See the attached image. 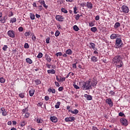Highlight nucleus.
<instances>
[{
    "mask_svg": "<svg viewBox=\"0 0 130 130\" xmlns=\"http://www.w3.org/2000/svg\"><path fill=\"white\" fill-rule=\"evenodd\" d=\"M121 59H122L121 58V56L116 55L113 58L112 63L116 64V68H118V69L122 68L123 66V62H122V60H121Z\"/></svg>",
    "mask_w": 130,
    "mask_h": 130,
    "instance_id": "obj_1",
    "label": "nucleus"
},
{
    "mask_svg": "<svg viewBox=\"0 0 130 130\" xmlns=\"http://www.w3.org/2000/svg\"><path fill=\"white\" fill-rule=\"evenodd\" d=\"M82 89L83 90H92L91 81L84 82L82 84Z\"/></svg>",
    "mask_w": 130,
    "mask_h": 130,
    "instance_id": "obj_2",
    "label": "nucleus"
},
{
    "mask_svg": "<svg viewBox=\"0 0 130 130\" xmlns=\"http://www.w3.org/2000/svg\"><path fill=\"white\" fill-rule=\"evenodd\" d=\"M123 43H122V41L121 39L119 38H117L115 41V44L114 45L115 48H121V47H123Z\"/></svg>",
    "mask_w": 130,
    "mask_h": 130,
    "instance_id": "obj_3",
    "label": "nucleus"
},
{
    "mask_svg": "<svg viewBox=\"0 0 130 130\" xmlns=\"http://www.w3.org/2000/svg\"><path fill=\"white\" fill-rule=\"evenodd\" d=\"M120 122L122 125H124V126H127L128 125L127 120L124 118H122L120 119Z\"/></svg>",
    "mask_w": 130,
    "mask_h": 130,
    "instance_id": "obj_4",
    "label": "nucleus"
},
{
    "mask_svg": "<svg viewBox=\"0 0 130 130\" xmlns=\"http://www.w3.org/2000/svg\"><path fill=\"white\" fill-rule=\"evenodd\" d=\"M90 84L91 85V87H96V85L97 84H98V82H97V80H96L95 77L92 78V81H90Z\"/></svg>",
    "mask_w": 130,
    "mask_h": 130,
    "instance_id": "obj_5",
    "label": "nucleus"
},
{
    "mask_svg": "<svg viewBox=\"0 0 130 130\" xmlns=\"http://www.w3.org/2000/svg\"><path fill=\"white\" fill-rule=\"evenodd\" d=\"M122 12H123V13H127L128 12H129V10L128 9V7H127L126 6L124 5L122 6L121 7Z\"/></svg>",
    "mask_w": 130,
    "mask_h": 130,
    "instance_id": "obj_6",
    "label": "nucleus"
},
{
    "mask_svg": "<svg viewBox=\"0 0 130 130\" xmlns=\"http://www.w3.org/2000/svg\"><path fill=\"white\" fill-rule=\"evenodd\" d=\"M106 103H107V104H108V105H109L110 107H112L113 106V103L112 102V101L110 98L106 100Z\"/></svg>",
    "mask_w": 130,
    "mask_h": 130,
    "instance_id": "obj_7",
    "label": "nucleus"
},
{
    "mask_svg": "<svg viewBox=\"0 0 130 130\" xmlns=\"http://www.w3.org/2000/svg\"><path fill=\"white\" fill-rule=\"evenodd\" d=\"M8 35L11 38H15V31L14 30H10L8 32Z\"/></svg>",
    "mask_w": 130,
    "mask_h": 130,
    "instance_id": "obj_8",
    "label": "nucleus"
},
{
    "mask_svg": "<svg viewBox=\"0 0 130 130\" xmlns=\"http://www.w3.org/2000/svg\"><path fill=\"white\" fill-rule=\"evenodd\" d=\"M55 19L56 20H57V21H59V22H63L64 18L62 16L56 15L55 17Z\"/></svg>",
    "mask_w": 130,
    "mask_h": 130,
    "instance_id": "obj_9",
    "label": "nucleus"
},
{
    "mask_svg": "<svg viewBox=\"0 0 130 130\" xmlns=\"http://www.w3.org/2000/svg\"><path fill=\"white\" fill-rule=\"evenodd\" d=\"M75 121V117H69L65 118L66 122H73Z\"/></svg>",
    "mask_w": 130,
    "mask_h": 130,
    "instance_id": "obj_10",
    "label": "nucleus"
},
{
    "mask_svg": "<svg viewBox=\"0 0 130 130\" xmlns=\"http://www.w3.org/2000/svg\"><path fill=\"white\" fill-rule=\"evenodd\" d=\"M39 3H40V4H41V6H43L44 8L47 9V8H48V6L46 5V4H45V2L44 1H42V0H40L39 1Z\"/></svg>",
    "mask_w": 130,
    "mask_h": 130,
    "instance_id": "obj_11",
    "label": "nucleus"
},
{
    "mask_svg": "<svg viewBox=\"0 0 130 130\" xmlns=\"http://www.w3.org/2000/svg\"><path fill=\"white\" fill-rule=\"evenodd\" d=\"M1 111H2V115L3 116H7L8 115V113H7V111H6L5 108H1Z\"/></svg>",
    "mask_w": 130,
    "mask_h": 130,
    "instance_id": "obj_12",
    "label": "nucleus"
},
{
    "mask_svg": "<svg viewBox=\"0 0 130 130\" xmlns=\"http://www.w3.org/2000/svg\"><path fill=\"white\" fill-rule=\"evenodd\" d=\"M7 19H8V16L7 15H5L3 18L0 19V22H1V23H3V24H4V23L6 22Z\"/></svg>",
    "mask_w": 130,
    "mask_h": 130,
    "instance_id": "obj_13",
    "label": "nucleus"
},
{
    "mask_svg": "<svg viewBox=\"0 0 130 130\" xmlns=\"http://www.w3.org/2000/svg\"><path fill=\"white\" fill-rule=\"evenodd\" d=\"M118 37H119L118 35L115 34H112L110 36L111 39H117Z\"/></svg>",
    "mask_w": 130,
    "mask_h": 130,
    "instance_id": "obj_14",
    "label": "nucleus"
},
{
    "mask_svg": "<svg viewBox=\"0 0 130 130\" xmlns=\"http://www.w3.org/2000/svg\"><path fill=\"white\" fill-rule=\"evenodd\" d=\"M50 120L52 122H57V118L55 116L51 117Z\"/></svg>",
    "mask_w": 130,
    "mask_h": 130,
    "instance_id": "obj_15",
    "label": "nucleus"
},
{
    "mask_svg": "<svg viewBox=\"0 0 130 130\" xmlns=\"http://www.w3.org/2000/svg\"><path fill=\"white\" fill-rule=\"evenodd\" d=\"M91 61H93V62H96L98 60V58L95 56H92L91 57Z\"/></svg>",
    "mask_w": 130,
    "mask_h": 130,
    "instance_id": "obj_16",
    "label": "nucleus"
},
{
    "mask_svg": "<svg viewBox=\"0 0 130 130\" xmlns=\"http://www.w3.org/2000/svg\"><path fill=\"white\" fill-rule=\"evenodd\" d=\"M84 97L85 98H86V99H87L88 101L92 100V99L91 95H88L87 94H84Z\"/></svg>",
    "mask_w": 130,
    "mask_h": 130,
    "instance_id": "obj_17",
    "label": "nucleus"
},
{
    "mask_svg": "<svg viewBox=\"0 0 130 130\" xmlns=\"http://www.w3.org/2000/svg\"><path fill=\"white\" fill-rule=\"evenodd\" d=\"M89 46V47L90 48H92V49H93V50H97V48H95V44L93 43H90Z\"/></svg>",
    "mask_w": 130,
    "mask_h": 130,
    "instance_id": "obj_18",
    "label": "nucleus"
},
{
    "mask_svg": "<svg viewBox=\"0 0 130 130\" xmlns=\"http://www.w3.org/2000/svg\"><path fill=\"white\" fill-rule=\"evenodd\" d=\"M86 7L88 9H92V8H93V4H92V3H91L90 2H87L86 3Z\"/></svg>",
    "mask_w": 130,
    "mask_h": 130,
    "instance_id": "obj_19",
    "label": "nucleus"
},
{
    "mask_svg": "<svg viewBox=\"0 0 130 130\" xmlns=\"http://www.w3.org/2000/svg\"><path fill=\"white\" fill-rule=\"evenodd\" d=\"M29 96H30V97H32V96L34 95V93H35V90L31 89L29 91Z\"/></svg>",
    "mask_w": 130,
    "mask_h": 130,
    "instance_id": "obj_20",
    "label": "nucleus"
},
{
    "mask_svg": "<svg viewBox=\"0 0 130 130\" xmlns=\"http://www.w3.org/2000/svg\"><path fill=\"white\" fill-rule=\"evenodd\" d=\"M35 120H37L38 123H42L43 121L41 119V118L37 117L35 118Z\"/></svg>",
    "mask_w": 130,
    "mask_h": 130,
    "instance_id": "obj_21",
    "label": "nucleus"
},
{
    "mask_svg": "<svg viewBox=\"0 0 130 130\" xmlns=\"http://www.w3.org/2000/svg\"><path fill=\"white\" fill-rule=\"evenodd\" d=\"M25 61L27 63H29V64H31L33 63V61L30 58H27L25 59Z\"/></svg>",
    "mask_w": 130,
    "mask_h": 130,
    "instance_id": "obj_22",
    "label": "nucleus"
},
{
    "mask_svg": "<svg viewBox=\"0 0 130 130\" xmlns=\"http://www.w3.org/2000/svg\"><path fill=\"white\" fill-rule=\"evenodd\" d=\"M48 74H52L53 75H54L55 74V70L54 69L49 70H47Z\"/></svg>",
    "mask_w": 130,
    "mask_h": 130,
    "instance_id": "obj_23",
    "label": "nucleus"
},
{
    "mask_svg": "<svg viewBox=\"0 0 130 130\" xmlns=\"http://www.w3.org/2000/svg\"><path fill=\"white\" fill-rule=\"evenodd\" d=\"M66 54H68V55H71V54H73V51H72V50L69 49L68 50H67V51H66Z\"/></svg>",
    "mask_w": 130,
    "mask_h": 130,
    "instance_id": "obj_24",
    "label": "nucleus"
},
{
    "mask_svg": "<svg viewBox=\"0 0 130 130\" xmlns=\"http://www.w3.org/2000/svg\"><path fill=\"white\" fill-rule=\"evenodd\" d=\"M45 57L46 60H47L49 62H50V61H51V58H50V57L48 55L46 54Z\"/></svg>",
    "mask_w": 130,
    "mask_h": 130,
    "instance_id": "obj_25",
    "label": "nucleus"
},
{
    "mask_svg": "<svg viewBox=\"0 0 130 130\" xmlns=\"http://www.w3.org/2000/svg\"><path fill=\"white\" fill-rule=\"evenodd\" d=\"M17 21V19H16V18L14 17L13 18H11L10 21V23H16V22Z\"/></svg>",
    "mask_w": 130,
    "mask_h": 130,
    "instance_id": "obj_26",
    "label": "nucleus"
},
{
    "mask_svg": "<svg viewBox=\"0 0 130 130\" xmlns=\"http://www.w3.org/2000/svg\"><path fill=\"white\" fill-rule=\"evenodd\" d=\"M118 27H120V23L119 22H116L114 25V28L117 29Z\"/></svg>",
    "mask_w": 130,
    "mask_h": 130,
    "instance_id": "obj_27",
    "label": "nucleus"
},
{
    "mask_svg": "<svg viewBox=\"0 0 130 130\" xmlns=\"http://www.w3.org/2000/svg\"><path fill=\"white\" fill-rule=\"evenodd\" d=\"M35 84L36 85H40L41 84V81H40V79H37L35 81Z\"/></svg>",
    "mask_w": 130,
    "mask_h": 130,
    "instance_id": "obj_28",
    "label": "nucleus"
},
{
    "mask_svg": "<svg viewBox=\"0 0 130 130\" xmlns=\"http://www.w3.org/2000/svg\"><path fill=\"white\" fill-rule=\"evenodd\" d=\"M61 12H62V13H64V14H68V10L63 8H62L61 9Z\"/></svg>",
    "mask_w": 130,
    "mask_h": 130,
    "instance_id": "obj_29",
    "label": "nucleus"
},
{
    "mask_svg": "<svg viewBox=\"0 0 130 130\" xmlns=\"http://www.w3.org/2000/svg\"><path fill=\"white\" fill-rule=\"evenodd\" d=\"M71 113H72V114H78V113H79V110L75 109L74 111H71Z\"/></svg>",
    "mask_w": 130,
    "mask_h": 130,
    "instance_id": "obj_30",
    "label": "nucleus"
},
{
    "mask_svg": "<svg viewBox=\"0 0 130 130\" xmlns=\"http://www.w3.org/2000/svg\"><path fill=\"white\" fill-rule=\"evenodd\" d=\"M73 29L74 30V31H78V30H80V28H79V27H78V26H77V25H74V26H73Z\"/></svg>",
    "mask_w": 130,
    "mask_h": 130,
    "instance_id": "obj_31",
    "label": "nucleus"
},
{
    "mask_svg": "<svg viewBox=\"0 0 130 130\" xmlns=\"http://www.w3.org/2000/svg\"><path fill=\"white\" fill-rule=\"evenodd\" d=\"M30 18L31 20H35V15H34L32 13H30Z\"/></svg>",
    "mask_w": 130,
    "mask_h": 130,
    "instance_id": "obj_32",
    "label": "nucleus"
},
{
    "mask_svg": "<svg viewBox=\"0 0 130 130\" xmlns=\"http://www.w3.org/2000/svg\"><path fill=\"white\" fill-rule=\"evenodd\" d=\"M60 105V102H57L56 103V105L55 106V108H56V109L59 108V106Z\"/></svg>",
    "mask_w": 130,
    "mask_h": 130,
    "instance_id": "obj_33",
    "label": "nucleus"
},
{
    "mask_svg": "<svg viewBox=\"0 0 130 130\" xmlns=\"http://www.w3.org/2000/svg\"><path fill=\"white\" fill-rule=\"evenodd\" d=\"M25 124L26 122H25V121H22L20 122V126H21L22 127L25 126Z\"/></svg>",
    "mask_w": 130,
    "mask_h": 130,
    "instance_id": "obj_34",
    "label": "nucleus"
},
{
    "mask_svg": "<svg viewBox=\"0 0 130 130\" xmlns=\"http://www.w3.org/2000/svg\"><path fill=\"white\" fill-rule=\"evenodd\" d=\"M90 31H91L92 32H96V31H97V27H91L90 28Z\"/></svg>",
    "mask_w": 130,
    "mask_h": 130,
    "instance_id": "obj_35",
    "label": "nucleus"
},
{
    "mask_svg": "<svg viewBox=\"0 0 130 130\" xmlns=\"http://www.w3.org/2000/svg\"><path fill=\"white\" fill-rule=\"evenodd\" d=\"M31 35H32V36L31 37V39L33 41H34L35 42V41H36V37L35 36L34 34H32Z\"/></svg>",
    "mask_w": 130,
    "mask_h": 130,
    "instance_id": "obj_36",
    "label": "nucleus"
},
{
    "mask_svg": "<svg viewBox=\"0 0 130 130\" xmlns=\"http://www.w3.org/2000/svg\"><path fill=\"white\" fill-rule=\"evenodd\" d=\"M55 55L57 57L62 56V53L61 52H57L55 54Z\"/></svg>",
    "mask_w": 130,
    "mask_h": 130,
    "instance_id": "obj_37",
    "label": "nucleus"
},
{
    "mask_svg": "<svg viewBox=\"0 0 130 130\" xmlns=\"http://www.w3.org/2000/svg\"><path fill=\"white\" fill-rule=\"evenodd\" d=\"M19 96L20 98H24V97H25L24 92H21V93H19Z\"/></svg>",
    "mask_w": 130,
    "mask_h": 130,
    "instance_id": "obj_38",
    "label": "nucleus"
},
{
    "mask_svg": "<svg viewBox=\"0 0 130 130\" xmlns=\"http://www.w3.org/2000/svg\"><path fill=\"white\" fill-rule=\"evenodd\" d=\"M43 56V54L42 53H39L37 56L38 58H41Z\"/></svg>",
    "mask_w": 130,
    "mask_h": 130,
    "instance_id": "obj_39",
    "label": "nucleus"
},
{
    "mask_svg": "<svg viewBox=\"0 0 130 130\" xmlns=\"http://www.w3.org/2000/svg\"><path fill=\"white\" fill-rule=\"evenodd\" d=\"M59 34H60V32H59V31L57 30L55 33V36H56V37H57L59 36Z\"/></svg>",
    "mask_w": 130,
    "mask_h": 130,
    "instance_id": "obj_40",
    "label": "nucleus"
},
{
    "mask_svg": "<svg viewBox=\"0 0 130 130\" xmlns=\"http://www.w3.org/2000/svg\"><path fill=\"white\" fill-rule=\"evenodd\" d=\"M80 19V14H77L75 15V20L76 21H79V19Z\"/></svg>",
    "mask_w": 130,
    "mask_h": 130,
    "instance_id": "obj_41",
    "label": "nucleus"
},
{
    "mask_svg": "<svg viewBox=\"0 0 130 130\" xmlns=\"http://www.w3.org/2000/svg\"><path fill=\"white\" fill-rule=\"evenodd\" d=\"M6 82V80L4 78H0V83H5Z\"/></svg>",
    "mask_w": 130,
    "mask_h": 130,
    "instance_id": "obj_42",
    "label": "nucleus"
},
{
    "mask_svg": "<svg viewBox=\"0 0 130 130\" xmlns=\"http://www.w3.org/2000/svg\"><path fill=\"white\" fill-rule=\"evenodd\" d=\"M77 11H78V8H77V7H75L74 8V13L78 14V12H77Z\"/></svg>",
    "mask_w": 130,
    "mask_h": 130,
    "instance_id": "obj_43",
    "label": "nucleus"
},
{
    "mask_svg": "<svg viewBox=\"0 0 130 130\" xmlns=\"http://www.w3.org/2000/svg\"><path fill=\"white\" fill-rule=\"evenodd\" d=\"M7 49H8V46L7 45H4L3 47V50L4 51H7Z\"/></svg>",
    "mask_w": 130,
    "mask_h": 130,
    "instance_id": "obj_44",
    "label": "nucleus"
},
{
    "mask_svg": "<svg viewBox=\"0 0 130 130\" xmlns=\"http://www.w3.org/2000/svg\"><path fill=\"white\" fill-rule=\"evenodd\" d=\"M73 86L74 88L76 89V90H79V89H80V87L78 86V85H77L76 83L74 84Z\"/></svg>",
    "mask_w": 130,
    "mask_h": 130,
    "instance_id": "obj_45",
    "label": "nucleus"
},
{
    "mask_svg": "<svg viewBox=\"0 0 130 130\" xmlns=\"http://www.w3.org/2000/svg\"><path fill=\"white\" fill-rule=\"evenodd\" d=\"M22 112L23 113H26V112H28V108H25V109H23Z\"/></svg>",
    "mask_w": 130,
    "mask_h": 130,
    "instance_id": "obj_46",
    "label": "nucleus"
},
{
    "mask_svg": "<svg viewBox=\"0 0 130 130\" xmlns=\"http://www.w3.org/2000/svg\"><path fill=\"white\" fill-rule=\"evenodd\" d=\"M29 116H30V113H26L24 115V117H25V118H28V117H29Z\"/></svg>",
    "mask_w": 130,
    "mask_h": 130,
    "instance_id": "obj_47",
    "label": "nucleus"
},
{
    "mask_svg": "<svg viewBox=\"0 0 130 130\" xmlns=\"http://www.w3.org/2000/svg\"><path fill=\"white\" fill-rule=\"evenodd\" d=\"M119 116H124V117H125V115H124V114L122 112H120L119 113Z\"/></svg>",
    "mask_w": 130,
    "mask_h": 130,
    "instance_id": "obj_48",
    "label": "nucleus"
},
{
    "mask_svg": "<svg viewBox=\"0 0 130 130\" xmlns=\"http://www.w3.org/2000/svg\"><path fill=\"white\" fill-rule=\"evenodd\" d=\"M43 105V103L39 102V103H38L37 106L40 107H41Z\"/></svg>",
    "mask_w": 130,
    "mask_h": 130,
    "instance_id": "obj_49",
    "label": "nucleus"
},
{
    "mask_svg": "<svg viewBox=\"0 0 130 130\" xmlns=\"http://www.w3.org/2000/svg\"><path fill=\"white\" fill-rule=\"evenodd\" d=\"M58 90L59 92H61V91L63 90V87L60 86V87L58 88Z\"/></svg>",
    "mask_w": 130,
    "mask_h": 130,
    "instance_id": "obj_50",
    "label": "nucleus"
},
{
    "mask_svg": "<svg viewBox=\"0 0 130 130\" xmlns=\"http://www.w3.org/2000/svg\"><path fill=\"white\" fill-rule=\"evenodd\" d=\"M18 30L19 32H23V27L22 26L19 27L18 28Z\"/></svg>",
    "mask_w": 130,
    "mask_h": 130,
    "instance_id": "obj_51",
    "label": "nucleus"
},
{
    "mask_svg": "<svg viewBox=\"0 0 130 130\" xmlns=\"http://www.w3.org/2000/svg\"><path fill=\"white\" fill-rule=\"evenodd\" d=\"M24 48H29V44L28 43H26L24 44Z\"/></svg>",
    "mask_w": 130,
    "mask_h": 130,
    "instance_id": "obj_52",
    "label": "nucleus"
},
{
    "mask_svg": "<svg viewBox=\"0 0 130 130\" xmlns=\"http://www.w3.org/2000/svg\"><path fill=\"white\" fill-rule=\"evenodd\" d=\"M89 26L90 27H93V26H94V23L92 22H90L89 23Z\"/></svg>",
    "mask_w": 130,
    "mask_h": 130,
    "instance_id": "obj_53",
    "label": "nucleus"
},
{
    "mask_svg": "<svg viewBox=\"0 0 130 130\" xmlns=\"http://www.w3.org/2000/svg\"><path fill=\"white\" fill-rule=\"evenodd\" d=\"M100 19V17L99 16V15H97V16H95V20L96 21H98Z\"/></svg>",
    "mask_w": 130,
    "mask_h": 130,
    "instance_id": "obj_54",
    "label": "nucleus"
},
{
    "mask_svg": "<svg viewBox=\"0 0 130 130\" xmlns=\"http://www.w3.org/2000/svg\"><path fill=\"white\" fill-rule=\"evenodd\" d=\"M49 40H50V38H47L46 40V43L48 44L49 43Z\"/></svg>",
    "mask_w": 130,
    "mask_h": 130,
    "instance_id": "obj_55",
    "label": "nucleus"
},
{
    "mask_svg": "<svg viewBox=\"0 0 130 130\" xmlns=\"http://www.w3.org/2000/svg\"><path fill=\"white\" fill-rule=\"evenodd\" d=\"M24 35L25 36L28 37L30 35V33L29 32H25Z\"/></svg>",
    "mask_w": 130,
    "mask_h": 130,
    "instance_id": "obj_56",
    "label": "nucleus"
},
{
    "mask_svg": "<svg viewBox=\"0 0 130 130\" xmlns=\"http://www.w3.org/2000/svg\"><path fill=\"white\" fill-rule=\"evenodd\" d=\"M45 100H46V101H48V100H49V96H45Z\"/></svg>",
    "mask_w": 130,
    "mask_h": 130,
    "instance_id": "obj_57",
    "label": "nucleus"
},
{
    "mask_svg": "<svg viewBox=\"0 0 130 130\" xmlns=\"http://www.w3.org/2000/svg\"><path fill=\"white\" fill-rule=\"evenodd\" d=\"M39 11H40V12H41L42 11V9H43V7H42V5L39 6Z\"/></svg>",
    "mask_w": 130,
    "mask_h": 130,
    "instance_id": "obj_58",
    "label": "nucleus"
},
{
    "mask_svg": "<svg viewBox=\"0 0 130 130\" xmlns=\"http://www.w3.org/2000/svg\"><path fill=\"white\" fill-rule=\"evenodd\" d=\"M109 94H110L111 95H114V94H115V93L114 92V91L111 90L110 91Z\"/></svg>",
    "mask_w": 130,
    "mask_h": 130,
    "instance_id": "obj_59",
    "label": "nucleus"
},
{
    "mask_svg": "<svg viewBox=\"0 0 130 130\" xmlns=\"http://www.w3.org/2000/svg\"><path fill=\"white\" fill-rule=\"evenodd\" d=\"M55 85L56 87H59V83L56 81L55 82Z\"/></svg>",
    "mask_w": 130,
    "mask_h": 130,
    "instance_id": "obj_60",
    "label": "nucleus"
},
{
    "mask_svg": "<svg viewBox=\"0 0 130 130\" xmlns=\"http://www.w3.org/2000/svg\"><path fill=\"white\" fill-rule=\"evenodd\" d=\"M12 16H14V13L13 12H10V14L9 15V17H12Z\"/></svg>",
    "mask_w": 130,
    "mask_h": 130,
    "instance_id": "obj_61",
    "label": "nucleus"
},
{
    "mask_svg": "<svg viewBox=\"0 0 130 130\" xmlns=\"http://www.w3.org/2000/svg\"><path fill=\"white\" fill-rule=\"evenodd\" d=\"M60 81H61V82H64V81H66V78L65 77L61 78L60 79Z\"/></svg>",
    "mask_w": 130,
    "mask_h": 130,
    "instance_id": "obj_62",
    "label": "nucleus"
},
{
    "mask_svg": "<svg viewBox=\"0 0 130 130\" xmlns=\"http://www.w3.org/2000/svg\"><path fill=\"white\" fill-rule=\"evenodd\" d=\"M80 6H81V7H85L86 6V3H81L80 4Z\"/></svg>",
    "mask_w": 130,
    "mask_h": 130,
    "instance_id": "obj_63",
    "label": "nucleus"
},
{
    "mask_svg": "<svg viewBox=\"0 0 130 130\" xmlns=\"http://www.w3.org/2000/svg\"><path fill=\"white\" fill-rule=\"evenodd\" d=\"M92 130H98L96 127L92 126Z\"/></svg>",
    "mask_w": 130,
    "mask_h": 130,
    "instance_id": "obj_64",
    "label": "nucleus"
}]
</instances>
